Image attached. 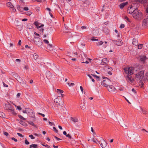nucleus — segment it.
Masks as SVG:
<instances>
[{
    "label": "nucleus",
    "instance_id": "1",
    "mask_svg": "<svg viewBox=\"0 0 148 148\" xmlns=\"http://www.w3.org/2000/svg\"><path fill=\"white\" fill-rule=\"evenodd\" d=\"M134 71H138L136 68L132 67L125 68L124 69L126 79L128 82L130 83L133 82L134 79L132 77V75L134 73Z\"/></svg>",
    "mask_w": 148,
    "mask_h": 148
},
{
    "label": "nucleus",
    "instance_id": "2",
    "mask_svg": "<svg viewBox=\"0 0 148 148\" xmlns=\"http://www.w3.org/2000/svg\"><path fill=\"white\" fill-rule=\"evenodd\" d=\"M128 13L131 14L132 16L136 20L140 21L144 18V15L142 12L137 8L135 9L133 11H128Z\"/></svg>",
    "mask_w": 148,
    "mask_h": 148
},
{
    "label": "nucleus",
    "instance_id": "3",
    "mask_svg": "<svg viewBox=\"0 0 148 148\" xmlns=\"http://www.w3.org/2000/svg\"><path fill=\"white\" fill-rule=\"evenodd\" d=\"M144 72L141 71L138 73L136 76V79L138 81H143Z\"/></svg>",
    "mask_w": 148,
    "mask_h": 148
},
{
    "label": "nucleus",
    "instance_id": "4",
    "mask_svg": "<svg viewBox=\"0 0 148 148\" xmlns=\"http://www.w3.org/2000/svg\"><path fill=\"white\" fill-rule=\"evenodd\" d=\"M110 82V81L107 78L101 82V84L104 87H107Z\"/></svg>",
    "mask_w": 148,
    "mask_h": 148
},
{
    "label": "nucleus",
    "instance_id": "5",
    "mask_svg": "<svg viewBox=\"0 0 148 148\" xmlns=\"http://www.w3.org/2000/svg\"><path fill=\"white\" fill-rule=\"evenodd\" d=\"M142 25L144 27L148 26V14H147L146 18L143 21Z\"/></svg>",
    "mask_w": 148,
    "mask_h": 148
},
{
    "label": "nucleus",
    "instance_id": "6",
    "mask_svg": "<svg viewBox=\"0 0 148 148\" xmlns=\"http://www.w3.org/2000/svg\"><path fill=\"white\" fill-rule=\"evenodd\" d=\"M27 114H29L30 115V116L32 117H35V114L34 113L33 111L29 108H27Z\"/></svg>",
    "mask_w": 148,
    "mask_h": 148
},
{
    "label": "nucleus",
    "instance_id": "7",
    "mask_svg": "<svg viewBox=\"0 0 148 148\" xmlns=\"http://www.w3.org/2000/svg\"><path fill=\"white\" fill-rule=\"evenodd\" d=\"M112 41L114 44L119 46L123 44V42L120 40H112Z\"/></svg>",
    "mask_w": 148,
    "mask_h": 148
},
{
    "label": "nucleus",
    "instance_id": "8",
    "mask_svg": "<svg viewBox=\"0 0 148 148\" xmlns=\"http://www.w3.org/2000/svg\"><path fill=\"white\" fill-rule=\"evenodd\" d=\"M99 143L101 144V146L102 148H105L107 145L106 143L102 138H101Z\"/></svg>",
    "mask_w": 148,
    "mask_h": 148
},
{
    "label": "nucleus",
    "instance_id": "9",
    "mask_svg": "<svg viewBox=\"0 0 148 148\" xmlns=\"http://www.w3.org/2000/svg\"><path fill=\"white\" fill-rule=\"evenodd\" d=\"M7 6L10 8L12 9V12H14L16 11V9L14 8L13 5L10 2H8L7 3Z\"/></svg>",
    "mask_w": 148,
    "mask_h": 148
},
{
    "label": "nucleus",
    "instance_id": "10",
    "mask_svg": "<svg viewBox=\"0 0 148 148\" xmlns=\"http://www.w3.org/2000/svg\"><path fill=\"white\" fill-rule=\"evenodd\" d=\"M34 43L37 45H38L41 42L40 38L38 37H34Z\"/></svg>",
    "mask_w": 148,
    "mask_h": 148
},
{
    "label": "nucleus",
    "instance_id": "11",
    "mask_svg": "<svg viewBox=\"0 0 148 148\" xmlns=\"http://www.w3.org/2000/svg\"><path fill=\"white\" fill-rule=\"evenodd\" d=\"M108 62V60L107 58H104L101 60V64L103 65H106Z\"/></svg>",
    "mask_w": 148,
    "mask_h": 148
},
{
    "label": "nucleus",
    "instance_id": "12",
    "mask_svg": "<svg viewBox=\"0 0 148 148\" xmlns=\"http://www.w3.org/2000/svg\"><path fill=\"white\" fill-rule=\"evenodd\" d=\"M108 90L109 92H113L115 91V88L113 86L110 85L109 86L108 88Z\"/></svg>",
    "mask_w": 148,
    "mask_h": 148
},
{
    "label": "nucleus",
    "instance_id": "13",
    "mask_svg": "<svg viewBox=\"0 0 148 148\" xmlns=\"http://www.w3.org/2000/svg\"><path fill=\"white\" fill-rule=\"evenodd\" d=\"M81 57L82 61H84V60L87 58V56L84 53L81 54Z\"/></svg>",
    "mask_w": 148,
    "mask_h": 148
},
{
    "label": "nucleus",
    "instance_id": "14",
    "mask_svg": "<svg viewBox=\"0 0 148 148\" xmlns=\"http://www.w3.org/2000/svg\"><path fill=\"white\" fill-rule=\"evenodd\" d=\"M139 58L141 61L143 62H145L147 59L146 56L145 55L140 56Z\"/></svg>",
    "mask_w": 148,
    "mask_h": 148
},
{
    "label": "nucleus",
    "instance_id": "15",
    "mask_svg": "<svg viewBox=\"0 0 148 148\" xmlns=\"http://www.w3.org/2000/svg\"><path fill=\"white\" fill-rule=\"evenodd\" d=\"M127 2L121 3L119 5V7L120 9H122L125 5L127 4Z\"/></svg>",
    "mask_w": 148,
    "mask_h": 148
},
{
    "label": "nucleus",
    "instance_id": "16",
    "mask_svg": "<svg viewBox=\"0 0 148 148\" xmlns=\"http://www.w3.org/2000/svg\"><path fill=\"white\" fill-rule=\"evenodd\" d=\"M71 120L74 122H78V119L76 117L73 118L71 117Z\"/></svg>",
    "mask_w": 148,
    "mask_h": 148
},
{
    "label": "nucleus",
    "instance_id": "17",
    "mask_svg": "<svg viewBox=\"0 0 148 148\" xmlns=\"http://www.w3.org/2000/svg\"><path fill=\"white\" fill-rule=\"evenodd\" d=\"M132 43L135 46H137L138 45V41L135 39H133Z\"/></svg>",
    "mask_w": 148,
    "mask_h": 148
},
{
    "label": "nucleus",
    "instance_id": "18",
    "mask_svg": "<svg viewBox=\"0 0 148 148\" xmlns=\"http://www.w3.org/2000/svg\"><path fill=\"white\" fill-rule=\"evenodd\" d=\"M29 148H38V145L37 144H33L31 145H30Z\"/></svg>",
    "mask_w": 148,
    "mask_h": 148
},
{
    "label": "nucleus",
    "instance_id": "19",
    "mask_svg": "<svg viewBox=\"0 0 148 148\" xmlns=\"http://www.w3.org/2000/svg\"><path fill=\"white\" fill-rule=\"evenodd\" d=\"M34 24L37 27V28H40L41 27V26H39V24L37 22H34Z\"/></svg>",
    "mask_w": 148,
    "mask_h": 148
},
{
    "label": "nucleus",
    "instance_id": "20",
    "mask_svg": "<svg viewBox=\"0 0 148 148\" xmlns=\"http://www.w3.org/2000/svg\"><path fill=\"white\" fill-rule=\"evenodd\" d=\"M134 9L133 8L132 6L131 5L128 8V10H127V12L128 13V11H131L132 10L133 11L134 10Z\"/></svg>",
    "mask_w": 148,
    "mask_h": 148
},
{
    "label": "nucleus",
    "instance_id": "21",
    "mask_svg": "<svg viewBox=\"0 0 148 148\" xmlns=\"http://www.w3.org/2000/svg\"><path fill=\"white\" fill-rule=\"evenodd\" d=\"M140 109L141 110V113L143 114H146V111L145 110H143L142 108L140 107Z\"/></svg>",
    "mask_w": 148,
    "mask_h": 148
},
{
    "label": "nucleus",
    "instance_id": "22",
    "mask_svg": "<svg viewBox=\"0 0 148 148\" xmlns=\"http://www.w3.org/2000/svg\"><path fill=\"white\" fill-rule=\"evenodd\" d=\"M20 123L21 124L24 126H26L27 124L25 123L23 121H22V120H21L20 122Z\"/></svg>",
    "mask_w": 148,
    "mask_h": 148
},
{
    "label": "nucleus",
    "instance_id": "23",
    "mask_svg": "<svg viewBox=\"0 0 148 148\" xmlns=\"http://www.w3.org/2000/svg\"><path fill=\"white\" fill-rule=\"evenodd\" d=\"M33 56H34V59L35 60L37 59L38 58V55L37 54H36V53L34 54V55H33Z\"/></svg>",
    "mask_w": 148,
    "mask_h": 148
},
{
    "label": "nucleus",
    "instance_id": "24",
    "mask_svg": "<svg viewBox=\"0 0 148 148\" xmlns=\"http://www.w3.org/2000/svg\"><path fill=\"white\" fill-rule=\"evenodd\" d=\"M57 92L58 93H63V91L62 90H61L60 89H57Z\"/></svg>",
    "mask_w": 148,
    "mask_h": 148
},
{
    "label": "nucleus",
    "instance_id": "25",
    "mask_svg": "<svg viewBox=\"0 0 148 148\" xmlns=\"http://www.w3.org/2000/svg\"><path fill=\"white\" fill-rule=\"evenodd\" d=\"M64 102L62 101H59L58 105L60 106H62L63 105Z\"/></svg>",
    "mask_w": 148,
    "mask_h": 148
},
{
    "label": "nucleus",
    "instance_id": "26",
    "mask_svg": "<svg viewBox=\"0 0 148 148\" xmlns=\"http://www.w3.org/2000/svg\"><path fill=\"white\" fill-rule=\"evenodd\" d=\"M26 14L28 16H30L32 14V12L31 11H29L27 12H26Z\"/></svg>",
    "mask_w": 148,
    "mask_h": 148
},
{
    "label": "nucleus",
    "instance_id": "27",
    "mask_svg": "<svg viewBox=\"0 0 148 148\" xmlns=\"http://www.w3.org/2000/svg\"><path fill=\"white\" fill-rule=\"evenodd\" d=\"M104 43V42L102 41H100L99 42H98L97 43V45H102L103 43Z\"/></svg>",
    "mask_w": 148,
    "mask_h": 148
},
{
    "label": "nucleus",
    "instance_id": "28",
    "mask_svg": "<svg viewBox=\"0 0 148 148\" xmlns=\"http://www.w3.org/2000/svg\"><path fill=\"white\" fill-rule=\"evenodd\" d=\"M18 116L20 118L22 119L23 120H25L26 119L24 118L21 115H18Z\"/></svg>",
    "mask_w": 148,
    "mask_h": 148
},
{
    "label": "nucleus",
    "instance_id": "29",
    "mask_svg": "<svg viewBox=\"0 0 148 148\" xmlns=\"http://www.w3.org/2000/svg\"><path fill=\"white\" fill-rule=\"evenodd\" d=\"M107 68L108 69V71H111L112 70V68L110 66H108L107 67Z\"/></svg>",
    "mask_w": 148,
    "mask_h": 148
},
{
    "label": "nucleus",
    "instance_id": "30",
    "mask_svg": "<svg viewBox=\"0 0 148 148\" xmlns=\"http://www.w3.org/2000/svg\"><path fill=\"white\" fill-rule=\"evenodd\" d=\"M138 49H140L143 47V44H140L138 45Z\"/></svg>",
    "mask_w": 148,
    "mask_h": 148
},
{
    "label": "nucleus",
    "instance_id": "31",
    "mask_svg": "<svg viewBox=\"0 0 148 148\" xmlns=\"http://www.w3.org/2000/svg\"><path fill=\"white\" fill-rule=\"evenodd\" d=\"M15 106L16 109L19 110H20L21 109V108L20 106H17L16 105H15Z\"/></svg>",
    "mask_w": 148,
    "mask_h": 148
},
{
    "label": "nucleus",
    "instance_id": "32",
    "mask_svg": "<svg viewBox=\"0 0 148 148\" xmlns=\"http://www.w3.org/2000/svg\"><path fill=\"white\" fill-rule=\"evenodd\" d=\"M4 114L2 112H0V116L1 117H3L4 116Z\"/></svg>",
    "mask_w": 148,
    "mask_h": 148
},
{
    "label": "nucleus",
    "instance_id": "33",
    "mask_svg": "<svg viewBox=\"0 0 148 148\" xmlns=\"http://www.w3.org/2000/svg\"><path fill=\"white\" fill-rule=\"evenodd\" d=\"M91 75H92L94 77H96V78H97L98 79V80L99 79V77L98 76H97V75H94V74H92Z\"/></svg>",
    "mask_w": 148,
    "mask_h": 148
},
{
    "label": "nucleus",
    "instance_id": "34",
    "mask_svg": "<svg viewBox=\"0 0 148 148\" xmlns=\"http://www.w3.org/2000/svg\"><path fill=\"white\" fill-rule=\"evenodd\" d=\"M29 136L30 137L31 139H34L35 138V137H34L33 135L32 134L29 135Z\"/></svg>",
    "mask_w": 148,
    "mask_h": 148
},
{
    "label": "nucleus",
    "instance_id": "35",
    "mask_svg": "<svg viewBox=\"0 0 148 148\" xmlns=\"http://www.w3.org/2000/svg\"><path fill=\"white\" fill-rule=\"evenodd\" d=\"M40 29H39V30H40V33H42L43 30H44V29H43L41 27L40 28H39Z\"/></svg>",
    "mask_w": 148,
    "mask_h": 148
},
{
    "label": "nucleus",
    "instance_id": "36",
    "mask_svg": "<svg viewBox=\"0 0 148 148\" xmlns=\"http://www.w3.org/2000/svg\"><path fill=\"white\" fill-rule=\"evenodd\" d=\"M66 136V137H68L69 139H71V137L69 134H67Z\"/></svg>",
    "mask_w": 148,
    "mask_h": 148
},
{
    "label": "nucleus",
    "instance_id": "37",
    "mask_svg": "<svg viewBox=\"0 0 148 148\" xmlns=\"http://www.w3.org/2000/svg\"><path fill=\"white\" fill-rule=\"evenodd\" d=\"M23 9V8L21 7L20 6L18 7H17L18 10L20 11H22L21 10L22 9Z\"/></svg>",
    "mask_w": 148,
    "mask_h": 148
},
{
    "label": "nucleus",
    "instance_id": "38",
    "mask_svg": "<svg viewBox=\"0 0 148 148\" xmlns=\"http://www.w3.org/2000/svg\"><path fill=\"white\" fill-rule=\"evenodd\" d=\"M43 41L45 43L47 44H48L49 43V41L48 40H47L46 39H44L43 40Z\"/></svg>",
    "mask_w": 148,
    "mask_h": 148
},
{
    "label": "nucleus",
    "instance_id": "39",
    "mask_svg": "<svg viewBox=\"0 0 148 148\" xmlns=\"http://www.w3.org/2000/svg\"><path fill=\"white\" fill-rule=\"evenodd\" d=\"M23 9L25 11H27L29 10V8L28 7H25L23 8Z\"/></svg>",
    "mask_w": 148,
    "mask_h": 148
},
{
    "label": "nucleus",
    "instance_id": "40",
    "mask_svg": "<svg viewBox=\"0 0 148 148\" xmlns=\"http://www.w3.org/2000/svg\"><path fill=\"white\" fill-rule=\"evenodd\" d=\"M28 123L30 124V125H32V126H34V123L32 122V121H29L28 122Z\"/></svg>",
    "mask_w": 148,
    "mask_h": 148
},
{
    "label": "nucleus",
    "instance_id": "41",
    "mask_svg": "<svg viewBox=\"0 0 148 148\" xmlns=\"http://www.w3.org/2000/svg\"><path fill=\"white\" fill-rule=\"evenodd\" d=\"M125 27V25L123 24H121L119 27L120 28H123Z\"/></svg>",
    "mask_w": 148,
    "mask_h": 148
},
{
    "label": "nucleus",
    "instance_id": "42",
    "mask_svg": "<svg viewBox=\"0 0 148 148\" xmlns=\"http://www.w3.org/2000/svg\"><path fill=\"white\" fill-rule=\"evenodd\" d=\"M53 129L54 130V131L56 133H58V130L56 129V128L55 127H53Z\"/></svg>",
    "mask_w": 148,
    "mask_h": 148
},
{
    "label": "nucleus",
    "instance_id": "43",
    "mask_svg": "<svg viewBox=\"0 0 148 148\" xmlns=\"http://www.w3.org/2000/svg\"><path fill=\"white\" fill-rule=\"evenodd\" d=\"M25 143L26 145H28L29 144V143L28 142L27 139L25 140Z\"/></svg>",
    "mask_w": 148,
    "mask_h": 148
},
{
    "label": "nucleus",
    "instance_id": "44",
    "mask_svg": "<svg viewBox=\"0 0 148 148\" xmlns=\"http://www.w3.org/2000/svg\"><path fill=\"white\" fill-rule=\"evenodd\" d=\"M11 139L12 140H14L15 142H17V140L14 138H13V137L11 138Z\"/></svg>",
    "mask_w": 148,
    "mask_h": 148
},
{
    "label": "nucleus",
    "instance_id": "45",
    "mask_svg": "<svg viewBox=\"0 0 148 148\" xmlns=\"http://www.w3.org/2000/svg\"><path fill=\"white\" fill-rule=\"evenodd\" d=\"M125 19L127 21H129V22H130V20L129 19L127 16H125Z\"/></svg>",
    "mask_w": 148,
    "mask_h": 148
},
{
    "label": "nucleus",
    "instance_id": "46",
    "mask_svg": "<svg viewBox=\"0 0 148 148\" xmlns=\"http://www.w3.org/2000/svg\"><path fill=\"white\" fill-rule=\"evenodd\" d=\"M3 85L4 87H8V85L6 84H5L4 82H3Z\"/></svg>",
    "mask_w": 148,
    "mask_h": 148
},
{
    "label": "nucleus",
    "instance_id": "47",
    "mask_svg": "<svg viewBox=\"0 0 148 148\" xmlns=\"http://www.w3.org/2000/svg\"><path fill=\"white\" fill-rule=\"evenodd\" d=\"M3 133L6 136H8V133L6 132H4Z\"/></svg>",
    "mask_w": 148,
    "mask_h": 148
},
{
    "label": "nucleus",
    "instance_id": "48",
    "mask_svg": "<svg viewBox=\"0 0 148 148\" xmlns=\"http://www.w3.org/2000/svg\"><path fill=\"white\" fill-rule=\"evenodd\" d=\"M54 138L58 140H61L60 138L56 136H54Z\"/></svg>",
    "mask_w": 148,
    "mask_h": 148
},
{
    "label": "nucleus",
    "instance_id": "49",
    "mask_svg": "<svg viewBox=\"0 0 148 148\" xmlns=\"http://www.w3.org/2000/svg\"><path fill=\"white\" fill-rule=\"evenodd\" d=\"M86 107L85 106H81V108L82 109H84Z\"/></svg>",
    "mask_w": 148,
    "mask_h": 148
},
{
    "label": "nucleus",
    "instance_id": "50",
    "mask_svg": "<svg viewBox=\"0 0 148 148\" xmlns=\"http://www.w3.org/2000/svg\"><path fill=\"white\" fill-rule=\"evenodd\" d=\"M17 135L19 136H20V137H23V136L22 135V134L20 133H17Z\"/></svg>",
    "mask_w": 148,
    "mask_h": 148
},
{
    "label": "nucleus",
    "instance_id": "51",
    "mask_svg": "<svg viewBox=\"0 0 148 148\" xmlns=\"http://www.w3.org/2000/svg\"><path fill=\"white\" fill-rule=\"evenodd\" d=\"M80 89H81V90L82 92L83 93V88H82V86H80Z\"/></svg>",
    "mask_w": 148,
    "mask_h": 148
},
{
    "label": "nucleus",
    "instance_id": "52",
    "mask_svg": "<svg viewBox=\"0 0 148 148\" xmlns=\"http://www.w3.org/2000/svg\"><path fill=\"white\" fill-rule=\"evenodd\" d=\"M42 145L43 146H45V147H47L48 148H50V146H48L47 145H44L42 144Z\"/></svg>",
    "mask_w": 148,
    "mask_h": 148
},
{
    "label": "nucleus",
    "instance_id": "53",
    "mask_svg": "<svg viewBox=\"0 0 148 148\" xmlns=\"http://www.w3.org/2000/svg\"><path fill=\"white\" fill-rule=\"evenodd\" d=\"M145 77L147 79H148V72L146 74Z\"/></svg>",
    "mask_w": 148,
    "mask_h": 148
},
{
    "label": "nucleus",
    "instance_id": "54",
    "mask_svg": "<svg viewBox=\"0 0 148 148\" xmlns=\"http://www.w3.org/2000/svg\"><path fill=\"white\" fill-rule=\"evenodd\" d=\"M74 57H77V52H75L74 53Z\"/></svg>",
    "mask_w": 148,
    "mask_h": 148
},
{
    "label": "nucleus",
    "instance_id": "55",
    "mask_svg": "<svg viewBox=\"0 0 148 148\" xmlns=\"http://www.w3.org/2000/svg\"><path fill=\"white\" fill-rule=\"evenodd\" d=\"M12 108V109H11L12 112L13 114H16V113L14 112V110L13 109H12V108Z\"/></svg>",
    "mask_w": 148,
    "mask_h": 148
},
{
    "label": "nucleus",
    "instance_id": "56",
    "mask_svg": "<svg viewBox=\"0 0 148 148\" xmlns=\"http://www.w3.org/2000/svg\"><path fill=\"white\" fill-rule=\"evenodd\" d=\"M38 114H39L40 115H41L43 117H44L45 116V115L44 114H42V113H38Z\"/></svg>",
    "mask_w": 148,
    "mask_h": 148
},
{
    "label": "nucleus",
    "instance_id": "57",
    "mask_svg": "<svg viewBox=\"0 0 148 148\" xmlns=\"http://www.w3.org/2000/svg\"><path fill=\"white\" fill-rule=\"evenodd\" d=\"M135 1H138L140 2H143V0H135Z\"/></svg>",
    "mask_w": 148,
    "mask_h": 148
},
{
    "label": "nucleus",
    "instance_id": "58",
    "mask_svg": "<svg viewBox=\"0 0 148 148\" xmlns=\"http://www.w3.org/2000/svg\"><path fill=\"white\" fill-rule=\"evenodd\" d=\"M52 47V46L51 45L48 44V48H51Z\"/></svg>",
    "mask_w": 148,
    "mask_h": 148
},
{
    "label": "nucleus",
    "instance_id": "59",
    "mask_svg": "<svg viewBox=\"0 0 148 148\" xmlns=\"http://www.w3.org/2000/svg\"><path fill=\"white\" fill-rule=\"evenodd\" d=\"M91 40L92 41H97V40L95 39L94 38H93L91 39Z\"/></svg>",
    "mask_w": 148,
    "mask_h": 148
},
{
    "label": "nucleus",
    "instance_id": "60",
    "mask_svg": "<svg viewBox=\"0 0 148 148\" xmlns=\"http://www.w3.org/2000/svg\"><path fill=\"white\" fill-rule=\"evenodd\" d=\"M21 40H19L18 41V45H21Z\"/></svg>",
    "mask_w": 148,
    "mask_h": 148
},
{
    "label": "nucleus",
    "instance_id": "61",
    "mask_svg": "<svg viewBox=\"0 0 148 148\" xmlns=\"http://www.w3.org/2000/svg\"><path fill=\"white\" fill-rule=\"evenodd\" d=\"M34 34L36 35V36H40V35L39 34H37V33H36V32H34Z\"/></svg>",
    "mask_w": 148,
    "mask_h": 148
},
{
    "label": "nucleus",
    "instance_id": "62",
    "mask_svg": "<svg viewBox=\"0 0 148 148\" xmlns=\"http://www.w3.org/2000/svg\"><path fill=\"white\" fill-rule=\"evenodd\" d=\"M92 141L94 143H97V142L96 141V140L94 139V138H93L92 140Z\"/></svg>",
    "mask_w": 148,
    "mask_h": 148
},
{
    "label": "nucleus",
    "instance_id": "63",
    "mask_svg": "<svg viewBox=\"0 0 148 148\" xmlns=\"http://www.w3.org/2000/svg\"><path fill=\"white\" fill-rule=\"evenodd\" d=\"M88 76L90 78V79H92V77L89 74H87Z\"/></svg>",
    "mask_w": 148,
    "mask_h": 148
},
{
    "label": "nucleus",
    "instance_id": "64",
    "mask_svg": "<svg viewBox=\"0 0 148 148\" xmlns=\"http://www.w3.org/2000/svg\"><path fill=\"white\" fill-rule=\"evenodd\" d=\"M20 95H21V93H18L17 94L16 96L17 97H19L20 96Z\"/></svg>",
    "mask_w": 148,
    "mask_h": 148
}]
</instances>
